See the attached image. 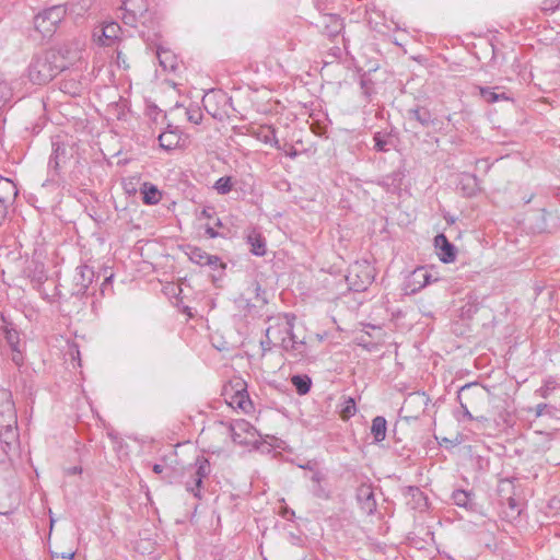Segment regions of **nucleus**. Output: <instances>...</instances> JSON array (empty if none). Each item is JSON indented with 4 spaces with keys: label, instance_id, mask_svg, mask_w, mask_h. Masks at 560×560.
<instances>
[{
    "label": "nucleus",
    "instance_id": "nucleus-40",
    "mask_svg": "<svg viewBox=\"0 0 560 560\" xmlns=\"http://www.w3.org/2000/svg\"><path fill=\"white\" fill-rule=\"evenodd\" d=\"M262 141L265 143H270L273 147L279 148V140L277 139L273 129L268 130V132L264 136Z\"/></svg>",
    "mask_w": 560,
    "mask_h": 560
},
{
    "label": "nucleus",
    "instance_id": "nucleus-33",
    "mask_svg": "<svg viewBox=\"0 0 560 560\" xmlns=\"http://www.w3.org/2000/svg\"><path fill=\"white\" fill-rule=\"evenodd\" d=\"M452 498L454 503L462 508H466L470 502V493L462 489L455 490Z\"/></svg>",
    "mask_w": 560,
    "mask_h": 560
},
{
    "label": "nucleus",
    "instance_id": "nucleus-13",
    "mask_svg": "<svg viewBox=\"0 0 560 560\" xmlns=\"http://www.w3.org/2000/svg\"><path fill=\"white\" fill-rule=\"evenodd\" d=\"M317 26L325 35L335 37L341 32L343 23L342 20L336 14H325L320 16Z\"/></svg>",
    "mask_w": 560,
    "mask_h": 560
},
{
    "label": "nucleus",
    "instance_id": "nucleus-54",
    "mask_svg": "<svg viewBox=\"0 0 560 560\" xmlns=\"http://www.w3.org/2000/svg\"><path fill=\"white\" fill-rule=\"evenodd\" d=\"M476 420H478V421H485V420H487V418H486V417H483V416H480V417H477V418H476Z\"/></svg>",
    "mask_w": 560,
    "mask_h": 560
},
{
    "label": "nucleus",
    "instance_id": "nucleus-28",
    "mask_svg": "<svg viewBox=\"0 0 560 560\" xmlns=\"http://www.w3.org/2000/svg\"><path fill=\"white\" fill-rule=\"evenodd\" d=\"M187 255H188V258L192 262H195L197 265H200V266H206V262H207V260L209 258V254L208 253H206L205 250H202L199 247H192V246L188 247Z\"/></svg>",
    "mask_w": 560,
    "mask_h": 560
},
{
    "label": "nucleus",
    "instance_id": "nucleus-34",
    "mask_svg": "<svg viewBox=\"0 0 560 560\" xmlns=\"http://www.w3.org/2000/svg\"><path fill=\"white\" fill-rule=\"evenodd\" d=\"M156 55H158L160 65H161V67H163L164 70L174 68V58L167 51L158 50Z\"/></svg>",
    "mask_w": 560,
    "mask_h": 560
},
{
    "label": "nucleus",
    "instance_id": "nucleus-36",
    "mask_svg": "<svg viewBox=\"0 0 560 560\" xmlns=\"http://www.w3.org/2000/svg\"><path fill=\"white\" fill-rule=\"evenodd\" d=\"M248 402V396L245 394V389H237L235 396L233 397V400L231 404H236L237 407L245 410L246 405Z\"/></svg>",
    "mask_w": 560,
    "mask_h": 560
},
{
    "label": "nucleus",
    "instance_id": "nucleus-19",
    "mask_svg": "<svg viewBox=\"0 0 560 560\" xmlns=\"http://www.w3.org/2000/svg\"><path fill=\"white\" fill-rule=\"evenodd\" d=\"M407 116L410 121L415 120L422 127H429L431 124H433V118L430 110L424 107L410 108L407 112Z\"/></svg>",
    "mask_w": 560,
    "mask_h": 560
},
{
    "label": "nucleus",
    "instance_id": "nucleus-24",
    "mask_svg": "<svg viewBox=\"0 0 560 560\" xmlns=\"http://www.w3.org/2000/svg\"><path fill=\"white\" fill-rule=\"evenodd\" d=\"M66 8L63 5H54L40 12L47 20H50L56 26L65 19Z\"/></svg>",
    "mask_w": 560,
    "mask_h": 560
},
{
    "label": "nucleus",
    "instance_id": "nucleus-23",
    "mask_svg": "<svg viewBox=\"0 0 560 560\" xmlns=\"http://www.w3.org/2000/svg\"><path fill=\"white\" fill-rule=\"evenodd\" d=\"M479 93H480V96L487 102V103H495V102H499V101H508L510 100L504 92H497L498 88L497 89H491V88H482V86H479Z\"/></svg>",
    "mask_w": 560,
    "mask_h": 560
},
{
    "label": "nucleus",
    "instance_id": "nucleus-4",
    "mask_svg": "<svg viewBox=\"0 0 560 560\" xmlns=\"http://www.w3.org/2000/svg\"><path fill=\"white\" fill-rule=\"evenodd\" d=\"M489 396L488 389L477 383L462 386L458 390L457 398L464 410V416L469 420L475 419L469 411V407L476 409L477 405L489 400Z\"/></svg>",
    "mask_w": 560,
    "mask_h": 560
},
{
    "label": "nucleus",
    "instance_id": "nucleus-37",
    "mask_svg": "<svg viewBox=\"0 0 560 560\" xmlns=\"http://www.w3.org/2000/svg\"><path fill=\"white\" fill-rule=\"evenodd\" d=\"M402 179V174L400 172H394L390 175H387L383 183L386 186H394L395 188L399 187Z\"/></svg>",
    "mask_w": 560,
    "mask_h": 560
},
{
    "label": "nucleus",
    "instance_id": "nucleus-31",
    "mask_svg": "<svg viewBox=\"0 0 560 560\" xmlns=\"http://www.w3.org/2000/svg\"><path fill=\"white\" fill-rule=\"evenodd\" d=\"M233 184H232V177L230 176H223L220 177L215 183L213 188L217 190L220 195H226L232 190Z\"/></svg>",
    "mask_w": 560,
    "mask_h": 560
},
{
    "label": "nucleus",
    "instance_id": "nucleus-2",
    "mask_svg": "<svg viewBox=\"0 0 560 560\" xmlns=\"http://www.w3.org/2000/svg\"><path fill=\"white\" fill-rule=\"evenodd\" d=\"M66 69L67 63L62 61V55L49 50L33 59L28 67V77L33 83L42 85Z\"/></svg>",
    "mask_w": 560,
    "mask_h": 560
},
{
    "label": "nucleus",
    "instance_id": "nucleus-38",
    "mask_svg": "<svg viewBox=\"0 0 560 560\" xmlns=\"http://www.w3.org/2000/svg\"><path fill=\"white\" fill-rule=\"evenodd\" d=\"M374 141H375V149L380 152H386L388 149H387V141L380 135V133H376L374 136Z\"/></svg>",
    "mask_w": 560,
    "mask_h": 560
},
{
    "label": "nucleus",
    "instance_id": "nucleus-16",
    "mask_svg": "<svg viewBox=\"0 0 560 560\" xmlns=\"http://www.w3.org/2000/svg\"><path fill=\"white\" fill-rule=\"evenodd\" d=\"M359 268H360V266L353 267L350 270L349 276L347 277V280L349 281V283L353 290L363 291L371 283L372 276H371L370 271H365L363 273V277L359 276V273L357 272Z\"/></svg>",
    "mask_w": 560,
    "mask_h": 560
},
{
    "label": "nucleus",
    "instance_id": "nucleus-25",
    "mask_svg": "<svg viewBox=\"0 0 560 560\" xmlns=\"http://www.w3.org/2000/svg\"><path fill=\"white\" fill-rule=\"evenodd\" d=\"M291 383L299 395H305L311 389L312 380L307 375H293L291 377Z\"/></svg>",
    "mask_w": 560,
    "mask_h": 560
},
{
    "label": "nucleus",
    "instance_id": "nucleus-20",
    "mask_svg": "<svg viewBox=\"0 0 560 560\" xmlns=\"http://www.w3.org/2000/svg\"><path fill=\"white\" fill-rule=\"evenodd\" d=\"M34 27L43 37H50L57 28L50 20H47L46 16L40 13L34 18Z\"/></svg>",
    "mask_w": 560,
    "mask_h": 560
},
{
    "label": "nucleus",
    "instance_id": "nucleus-32",
    "mask_svg": "<svg viewBox=\"0 0 560 560\" xmlns=\"http://www.w3.org/2000/svg\"><path fill=\"white\" fill-rule=\"evenodd\" d=\"M185 115L187 119L195 125H199L202 120L201 109L197 105H190L189 107H186Z\"/></svg>",
    "mask_w": 560,
    "mask_h": 560
},
{
    "label": "nucleus",
    "instance_id": "nucleus-12",
    "mask_svg": "<svg viewBox=\"0 0 560 560\" xmlns=\"http://www.w3.org/2000/svg\"><path fill=\"white\" fill-rule=\"evenodd\" d=\"M357 500L365 514H372L376 509L374 491L371 486L362 485L357 490Z\"/></svg>",
    "mask_w": 560,
    "mask_h": 560
},
{
    "label": "nucleus",
    "instance_id": "nucleus-42",
    "mask_svg": "<svg viewBox=\"0 0 560 560\" xmlns=\"http://www.w3.org/2000/svg\"><path fill=\"white\" fill-rule=\"evenodd\" d=\"M116 62L119 67H122L125 69L129 68V65L127 63L126 56L120 49H117L116 51Z\"/></svg>",
    "mask_w": 560,
    "mask_h": 560
},
{
    "label": "nucleus",
    "instance_id": "nucleus-14",
    "mask_svg": "<svg viewBox=\"0 0 560 560\" xmlns=\"http://www.w3.org/2000/svg\"><path fill=\"white\" fill-rule=\"evenodd\" d=\"M94 276V270L86 265L79 266L75 269L74 281L75 285L78 287V293H84L86 291V289L93 282Z\"/></svg>",
    "mask_w": 560,
    "mask_h": 560
},
{
    "label": "nucleus",
    "instance_id": "nucleus-15",
    "mask_svg": "<svg viewBox=\"0 0 560 560\" xmlns=\"http://www.w3.org/2000/svg\"><path fill=\"white\" fill-rule=\"evenodd\" d=\"M83 44L80 40H75L72 44L63 45L59 50H54L57 54L62 55V61L67 63V67L81 58V50Z\"/></svg>",
    "mask_w": 560,
    "mask_h": 560
},
{
    "label": "nucleus",
    "instance_id": "nucleus-26",
    "mask_svg": "<svg viewBox=\"0 0 560 560\" xmlns=\"http://www.w3.org/2000/svg\"><path fill=\"white\" fill-rule=\"evenodd\" d=\"M60 90L70 95H79L82 91L81 82L77 78L66 79L60 83Z\"/></svg>",
    "mask_w": 560,
    "mask_h": 560
},
{
    "label": "nucleus",
    "instance_id": "nucleus-50",
    "mask_svg": "<svg viewBox=\"0 0 560 560\" xmlns=\"http://www.w3.org/2000/svg\"><path fill=\"white\" fill-rule=\"evenodd\" d=\"M73 556H74V553H73V552H68V553H67V552H63V553H62V558H66V559H71Z\"/></svg>",
    "mask_w": 560,
    "mask_h": 560
},
{
    "label": "nucleus",
    "instance_id": "nucleus-44",
    "mask_svg": "<svg viewBox=\"0 0 560 560\" xmlns=\"http://www.w3.org/2000/svg\"><path fill=\"white\" fill-rule=\"evenodd\" d=\"M465 178L468 182L467 185L470 187L468 195H472L475 192V186H476L477 178L475 176H466Z\"/></svg>",
    "mask_w": 560,
    "mask_h": 560
},
{
    "label": "nucleus",
    "instance_id": "nucleus-46",
    "mask_svg": "<svg viewBox=\"0 0 560 560\" xmlns=\"http://www.w3.org/2000/svg\"><path fill=\"white\" fill-rule=\"evenodd\" d=\"M81 471H82V468L79 466H73V467L67 469V472L70 475L81 474Z\"/></svg>",
    "mask_w": 560,
    "mask_h": 560
},
{
    "label": "nucleus",
    "instance_id": "nucleus-11",
    "mask_svg": "<svg viewBox=\"0 0 560 560\" xmlns=\"http://www.w3.org/2000/svg\"><path fill=\"white\" fill-rule=\"evenodd\" d=\"M231 436L232 440L237 444H247L249 440L247 435L252 439L255 436V428L245 420H237L231 424Z\"/></svg>",
    "mask_w": 560,
    "mask_h": 560
},
{
    "label": "nucleus",
    "instance_id": "nucleus-6",
    "mask_svg": "<svg viewBox=\"0 0 560 560\" xmlns=\"http://www.w3.org/2000/svg\"><path fill=\"white\" fill-rule=\"evenodd\" d=\"M210 474V464L207 458L199 457L196 460V469L194 474L191 475L192 481L186 482V490L188 492H191L194 497L201 498L200 494V487L202 483V480Z\"/></svg>",
    "mask_w": 560,
    "mask_h": 560
},
{
    "label": "nucleus",
    "instance_id": "nucleus-18",
    "mask_svg": "<svg viewBox=\"0 0 560 560\" xmlns=\"http://www.w3.org/2000/svg\"><path fill=\"white\" fill-rule=\"evenodd\" d=\"M179 142L180 136L177 129H167L159 136L160 147L166 151L174 150Z\"/></svg>",
    "mask_w": 560,
    "mask_h": 560
},
{
    "label": "nucleus",
    "instance_id": "nucleus-41",
    "mask_svg": "<svg viewBox=\"0 0 560 560\" xmlns=\"http://www.w3.org/2000/svg\"><path fill=\"white\" fill-rule=\"evenodd\" d=\"M206 266L211 267L212 269L217 268H225V264L221 261V259L215 255H209V258L206 262Z\"/></svg>",
    "mask_w": 560,
    "mask_h": 560
},
{
    "label": "nucleus",
    "instance_id": "nucleus-51",
    "mask_svg": "<svg viewBox=\"0 0 560 560\" xmlns=\"http://www.w3.org/2000/svg\"><path fill=\"white\" fill-rule=\"evenodd\" d=\"M209 101H210V97H209V95H208V96H207V98H205V100H203V102H205V108H206L209 113H211V112L208 109V105H207V102H209Z\"/></svg>",
    "mask_w": 560,
    "mask_h": 560
},
{
    "label": "nucleus",
    "instance_id": "nucleus-21",
    "mask_svg": "<svg viewBox=\"0 0 560 560\" xmlns=\"http://www.w3.org/2000/svg\"><path fill=\"white\" fill-rule=\"evenodd\" d=\"M387 422L384 417L377 416L372 421L371 433L376 443L382 442L386 438Z\"/></svg>",
    "mask_w": 560,
    "mask_h": 560
},
{
    "label": "nucleus",
    "instance_id": "nucleus-49",
    "mask_svg": "<svg viewBox=\"0 0 560 560\" xmlns=\"http://www.w3.org/2000/svg\"><path fill=\"white\" fill-rule=\"evenodd\" d=\"M163 469H164V467L162 465H160V464H154L153 465V471L155 474H161L163 471Z\"/></svg>",
    "mask_w": 560,
    "mask_h": 560
},
{
    "label": "nucleus",
    "instance_id": "nucleus-53",
    "mask_svg": "<svg viewBox=\"0 0 560 560\" xmlns=\"http://www.w3.org/2000/svg\"><path fill=\"white\" fill-rule=\"evenodd\" d=\"M296 154H298V153H296V151L294 150V151H292V152H290V153H289V156H290V158H295V156H296Z\"/></svg>",
    "mask_w": 560,
    "mask_h": 560
},
{
    "label": "nucleus",
    "instance_id": "nucleus-35",
    "mask_svg": "<svg viewBox=\"0 0 560 560\" xmlns=\"http://www.w3.org/2000/svg\"><path fill=\"white\" fill-rule=\"evenodd\" d=\"M12 97V89L7 82H0V107L4 106Z\"/></svg>",
    "mask_w": 560,
    "mask_h": 560
},
{
    "label": "nucleus",
    "instance_id": "nucleus-22",
    "mask_svg": "<svg viewBox=\"0 0 560 560\" xmlns=\"http://www.w3.org/2000/svg\"><path fill=\"white\" fill-rule=\"evenodd\" d=\"M250 245V252L256 256H262L266 253V241L259 233H250L247 236Z\"/></svg>",
    "mask_w": 560,
    "mask_h": 560
},
{
    "label": "nucleus",
    "instance_id": "nucleus-7",
    "mask_svg": "<svg viewBox=\"0 0 560 560\" xmlns=\"http://www.w3.org/2000/svg\"><path fill=\"white\" fill-rule=\"evenodd\" d=\"M18 423V415L12 393L8 388H0V423Z\"/></svg>",
    "mask_w": 560,
    "mask_h": 560
},
{
    "label": "nucleus",
    "instance_id": "nucleus-9",
    "mask_svg": "<svg viewBox=\"0 0 560 560\" xmlns=\"http://www.w3.org/2000/svg\"><path fill=\"white\" fill-rule=\"evenodd\" d=\"M121 28L117 22L105 23L98 30H95L93 37L103 46H110L119 37Z\"/></svg>",
    "mask_w": 560,
    "mask_h": 560
},
{
    "label": "nucleus",
    "instance_id": "nucleus-10",
    "mask_svg": "<svg viewBox=\"0 0 560 560\" xmlns=\"http://www.w3.org/2000/svg\"><path fill=\"white\" fill-rule=\"evenodd\" d=\"M434 246L441 261L445 264L455 261L457 254L456 247L444 234H439L434 237Z\"/></svg>",
    "mask_w": 560,
    "mask_h": 560
},
{
    "label": "nucleus",
    "instance_id": "nucleus-55",
    "mask_svg": "<svg viewBox=\"0 0 560 560\" xmlns=\"http://www.w3.org/2000/svg\"><path fill=\"white\" fill-rule=\"evenodd\" d=\"M202 214L206 215V217H210V214L207 212V210H203Z\"/></svg>",
    "mask_w": 560,
    "mask_h": 560
},
{
    "label": "nucleus",
    "instance_id": "nucleus-39",
    "mask_svg": "<svg viewBox=\"0 0 560 560\" xmlns=\"http://www.w3.org/2000/svg\"><path fill=\"white\" fill-rule=\"evenodd\" d=\"M312 480L317 483V488L314 490V494L318 498H327L325 491L322 489L319 485L322 476L318 472H316L313 475Z\"/></svg>",
    "mask_w": 560,
    "mask_h": 560
},
{
    "label": "nucleus",
    "instance_id": "nucleus-56",
    "mask_svg": "<svg viewBox=\"0 0 560 560\" xmlns=\"http://www.w3.org/2000/svg\"><path fill=\"white\" fill-rule=\"evenodd\" d=\"M256 290H257V291H259V290H260V285H259V284H257V285H256Z\"/></svg>",
    "mask_w": 560,
    "mask_h": 560
},
{
    "label": "nucleus",
    "instance_id": "nucleus-29",
    "mask_svg": "<svg viewBox=\"0 0 560 560\" xmlns=\"http://www.w3.org/2000/svg\"><path fill=\"white\" fill-rule=\"evenodd\" d=\"M3 337L10 346L11 350H18V347L20 346V336L15 328L9 325L4 326Z\"/></svg>",
    "mask_w": 560,
    "mask_h": 560
},
{
    "label": "nucleus",
    "instance_id": "nucleus-5",
    "mask_svg": "<svg viewBox=\"0 0 560 560\" xmlns=\"http://www.w3.org/2000/svg\"><path fill=\"white\" fill-rule=\"evenodd\" d=\"M52 153L48 162V167L58 172L73 156V144L62 136H56L51 140Z\"/></svg>",
    "mask_w": 560,
    "mask_h": 560
},
{
    "label": "nucleus",
    "instance_id": "nucleus-45",
    "mask_svg": "<svg viewBox=\"0 0 560 560\" xmlns=\"http://www.w3.org/2000/svg\"><path fill=\"white\" fill-rule=\"evenodd\" d=\"M33 264L35 266H37V267H40V270L36 271V276H35L36 280L40 282L45 278V275H44V271H43V266L44 265L42 262H37V261H33Z\"/></svg>",
    "mask_w": 560,
    "mask_h": 560
},
{
    "label": "nucleus",
    "instance_id": "nucleus-48",
    "mask_svg": "<svg viewBox=\"0 0 560 560\" xmlns=\"http://www.w3.org/2000/svg\"><path fill=\"white\" fill-rule=\"evenodd\" d=\"M272 346H273L272 343H268L267 338L261 341V347H262L264 351L269 350Z\"/></svg>",
    "mask_w": 560,
    "mask_h": 560
},
{
    "label": "nucleus",
    "instance_id": "nucleus-27",
    "mask_svg": "<svg viewBox=\"0 0 560 560\" xmlns=\"http://www.w3.org/2000/svg\"><path fill=\"white\" fill-rule=\"evenodd\" d=\"M142 194H143V202L147 205H155L161 199V194H160L159 189L153 185L149 186V185L144 184Z\"/></svg>",
    "mask_w": 560,
    "mask_h": 560
},
{
    "label": "nucleus",
    "instance_id": "nucleus-47",
    "mask_svg": "<svg viewBox=\"0 0 560 560\" xmlns=\"http://www.w3.org/2000/svg\"><path fill=\"white\" fill-rule=\"evenodd\" d=\"M206 233H207L211 238H214V237H217V235H218V233L214 231V229H213V228H210V226L206 229Z\"/></svg>",
    "mask_w": 560,
    "mask_h": 560
},
{
    "label": "nucleus",
    "instance_id": "nucleus-17",
    "mask_svg": "<svg viewBox=\"0 0 560 560\" xmlns=\"http://www.w3.org/2000/svg\"><path fill=\"white\" fill-rule=\"evenodd\" d=\"M16 196V185L12 180L0 176V203L8 206Z\"/></svg>",
    "mask_w": 560,
    "mask_h": 560
},
{
    "label": "nucleus",
    "instance_id": "nucleus-52",
    "mask_svg": "<svg viewBox=\"0 0 560 560\" xmlns=\"http://www.w3.org/2000/svg\"><path fill=\"white\" fill-rule=\"evenodd\" d=\"M445 220L448 222V223H454L455 222V219L454 218H448V217H445Z\"/></svg>",
    "mask_w": 560,
    "mask_h": 560
},
{
    "label": "nucleus",
    "instance_id": "nucleus-43",
    "mask_svg": "<svg viewBox=\"0 0 560 560\" xmlns=\"http://www.w3.org/2000/svg\"><path fill=\"white\" fill-rule=\"evenodd\" d=\"M13 354H12V361L16 364V365H21L22 362H23V358H22V351L20 349V346L18 347V350H12Z\"/></svg>",
    "mask_w": 560,
    "mask_h": 560
},
{
    "label": "nucleus",
    "instance_id": "nucleus-8",
    "mask_svg": "<svg viewBox=\"0 0 560 560\" xmlns=\"http://www.w3.org/2000/svg\"><path fill=\"white\" fill-rule=\"evenodd\" d=\"M0 442L5 454L14 451L19 445L18 423H0Z\"/></svg>",
    "mask_w": 560,
    "mask_h": 560
},
{
    "label": "nucleus",
    "instance_id": "nucleus-30",
    "mask_svg": "<svg viewBox=\"0 0 560 560\" xmlns=\"http://www.w3.org/2000/svg\"><path fill=\"white\" fill-rule=\"evenodd\" d=\"M357 412L355 400L352 397L345 398L341 409L340 417L343 420H348L353 417Z\"/></svg>",
    "mask_w": 560,
    "mask_h": 560
},
{
    "label": "nucleus",
    "instance_id": "nucleus-1",
    "mask_svg": "<svg viewBox=\"0 0 560 560\" xmlns=\"http://www.w3.org/2000/svg\"><path fill=\"white\" fill-rule=\"evenodd\" d=\"M293 316L289 314L269 317L267 327L268 343L275 347L280 346L285 351H294L296 355L306 357V345L303 340L298 341L293 334Z\"/></svg>",
    "mask_w": 560,
    "mask_h": 560
},
{
    "label": "nucleus",
    "instance_id": "nucleus-3",
    "mask_svg": "<svg viewBox=\"0 0 560 560\" xmlns=\"http://www.w3.org/2000/svg\"><path fill=\"white\" fill-rule=\"evenodd\" d=\"M122 21L126 25L137 27L142 25L154 28L156 21L154 12L149 9L147 0H125L121 5Z\"/></svg>",
    "mask_w": 560,
    "mask_h": 560
}]
</instances>
